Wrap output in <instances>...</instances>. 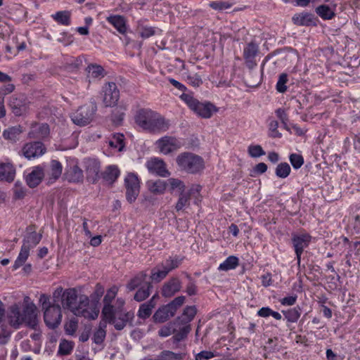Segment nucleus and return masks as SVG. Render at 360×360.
<instances>
[{"label": "nucleus", "instance_id": "obj_1", "mask_svg": "<svg viewBox=\"0 0 360 360\" xmlns=\"http://www.w3.org/2000/svg\"><path fill=\"white\" fill-rule=\"evenodd\" d=\"M61 304L64 309L70 310L77 316L94 320L98 316V309L89 307V297L84 295L78 296L74 288L64 290Z\"/></svg>", "mask_w": 360, "mask_h": 360}, {"label": "nucleus", "instance_id": "obj_2", "mask_svg": "<svg viewBox=\"0 0 360 360\" xmlns=\"http://www.w3.org/2000/svg\"><path fill=\"white\" fill-rule=\"evenodd\" d=\"M7 318L10 325L15 328L24 323L32 328L37 325L36 307L33 303L26 304L23 307L22 313L18 304L11 306Z\"/></svg>", "mask_w": 360, "mask_h": 360}, {"label": "nucleus", "instance_id": "obj_3", "mask_svg": "<svg viewBox=\"0 0 360 360\" xmlns=\"http://www.w3.org/2000/svg\"><path fill=\"white\" fill-rule=\"evenodd\" d=\"M39 302L44 311V319L46 326L52 329L58 326L61 322V307L58 304L51 303L50 297L46 294H41Z\"/></svg>", "mask_w": 360, "mask_h": 360}, {"label": "nucleus", "instance_id": "obj_4", "mask_svg": "<svg viewBox=\"0 0 360 360\" xmlns=\"http://www.w3.org/2000/svg\"><path fill=\"white\" fill-rule=\"evenodd\" d=\"M179 169L188 174H198L205 169V162L202 157L191 152H184L176 158Z\"/></svg>", "mask_w": 360, "mask_h": 360}, {"label": "nucleus", "instance_id": "obj_5", "mask_svg": "<svg viewBox=\"0 0 360 360\" xmlns=\"http://www.w3.org/2000/svg\"><path fill=\"white\" fill-rule=\"evenodd\" d=\"M187 105L194 111L197 115L203 118H210L212 117L213 112L217 111L215 106L211 103H202L199 102L191 94H183L180 96Z\"/></svg>", "mask_w": 360, "mask_h": 360}, {"label": "nucleus", "instance_id": "obj_6", "mask_svg": "<svg viewBox=\"0 0 360 360\" xmlns=\"http://www.w3.org/2000/svg\"><path fill=\"white\" fill-rule=\"evenodd\" d=\"M96 110L97 107L94 103L84 105L72 115V120L77 125L85 126L92 121Z\"/></svg>", "mask_w": 360, "mask_h": 360}, {"label": "nucleus", "instance_id": "obj_7", "mask_svg": "<svg viewBox=\"0 0 360 360\" xmlns=\"http://www.w3.org/2000/svg\"><path fill=\"white\" fill-rule=\"evenodd\" d=\"M126 198L130 203L134 202L140 191L139 179L134 173H129L124 179Z\"/></svg>", "mask_w": 360, "mask_h": 360}, {"label": "nucleus", "instance_id": "obj_8", "mask_svg": "<svg viewBox=\"0 0 360 360\" xmlns=\"http://www.w3.org/2000/svg\"><path fill=\"white\" fill-rule=\"evenodd\" d=\"M46 151V148L43 143L33 141L25 143L19 152V155L24 156L27 160H31L43 155Z\"/></svg>", "mask_w": 360, "mask_h": 360}, {"label": "nucleus", "instance_id": "obj_9", "mask_svg": "<svg viewBox=\"0 0 360 360\" xmlns=\"http://www.w3.org/2000/svg\"><path fill=\"white\" fill-rule=\"evenodd\" d=\"M103 102L105 107L115 106L120 98V91L115 82L105 84L102 89Z\"/></svg>", "mask_w": 360, "mask_h": 360}, {"label": "nucleus", "instance_id": "obj_10", "mask_svg": "<svg viewBox=\"0 0 360 360\" xmlns=\"http://www.w3.org/2000/svg\"><path fill=\"white\" fill-rule=\"evenodd\" d=\"M311 240V236L307 233L293 234L292 236V243L297 259V263L300 264L301 255L304 249L307 248Z\"/></svg>", "mask_w": 360, "mask_h": 360}, {"label": "nucleus", "instance_id": "obj_11", "mask_svg": "<svg viewBox=\"0 0 360 360\" xmlns=\"http://www.w3.org/2000/svg\"><path fill=\"white\" fill-rule=\"evenodd\" d=\"M84 167L87 181L95 184L100 176V162L96 159L87 158L84 160Z\"/></svg>", "mask_w": 360, "mask_h": 360}, {"label": "nucleus", "instance_id": "obj_12", "mask_svg": "<svg viewBox=\"0 0 360 360\" xmlns=\"http://www.w3.org/2000/svg\"><path fill=\"white\" fill-rule=\"evenodd\" d=\"M160 151L167 155L181 148V142L176 138L172 136H164L156 142Z\"/></svg>", "mask_w": 360, "mask_h": 360}, {"label": "nucleus", "instance_id": "obj_13", "mask_svg": "<svg viewBox=\"0 0 360 360\" xmlns=\"http://www.w3.org/2000/svg\"><path fill=\"white\" fill-rule=\"evenodd\" d=\"M134 315L131 311L122 313V311H116L114 317L109 322L112 324L117 330H122L128 323L132 326V321Z\"/></svg>", "mask_w": 360, "mask_h": 360}, {"label": "nucleus", "instance_id": "obj_14", "mask_svg": "<svg viewBox=\"0 0 360 360\" xmlns=\"http://www.w3.org/2000/svg\"><path fill=\"white\" fill-rule=\"evenodd\" d=\"M64 177L71 183H82L84 179L83 170L77 163L70 162L65 168Z\"/></svg>", "mask_w": 360, "mask_h": 360}, {"label": "nucleus", "instance_id": "obj_15", "mask_svg": "<svg viewBox=\"0 0 360 360\" xmlns=\"http://www.w3.org/2000/svg\"><path fill=\"white\" fill-rule=\"evenodd\" d=\"M146 167L149 172L162 177H167L170 175V172L166 168L165 162L158 158L149 160L146 163Z\"/></svg>", "mask_w": 360, "mask_h": 360}, {"label": "nucleus", "instance_id": "obj_16", "mask_svg": "<svg viewBox=\"0 0 360 360\" xmlns=\"http://www.w3.org/2000/svg\"><path fill=\"white\" fill-rule=\"evenodd\" d=\"M259 52L258 46L254 42H250L243 49V58L245 59V65L249 69H253L257 63L255 57Z\"/></svg>", "mask_w": 360, "mask_h": 360}, {"label": "nucleus", "instance_id": "obj_17", "mask_svg": "<svg viewBox=\"0 0 360 360\" xmlns=\"http://www.w3.org/2000/svg\"><path fill=\"white\" fill-rule=\"evenodd\" d=\"M49 126L46 123L34 122L31 124L28 137L33 139H42L49 136Z\"/></svg>", "mask_w": 360, "mask_h": 360}, {"label": "nucleus", "instance_id": "obj_18", "mask_svg": "<svg viewBox=\"0 0 360 360\" xmlns=\"http://www.w3.org/2000/svg\"><path fill=\"white\" fill-rule=\"evenodd\" d=\"M155 112L149 109H141L139 110L136 116V123L141 127L143 130L148 129V127L151 123V120L154 117Z\"/></svg>", "mask_w": 360, "mask_h": 360}, {"label": "nucleus", "instance_id": "obj_19", "mask_svg": "<svg viewBox=\"0 0 360 360\" xmlns=\"http://www.w3.org/2000/svg\"><path fill=\"white\" fill-rule=\"evenodd\" d=\"M181 283L177 277H172L164 283L162 288V295L165 297H170L175 293L180 291Z\"/></svg>", "mask_w": 360, "mask_h": 360}, {"label": "nucleus", "instance_id": "obj_20", "mask_svg": "<svg viewBox=\"0 0 360 360\" xmlns=\"http://www.w3.org/2000/svg\"><path fill=\"white\" fill-rule=\"evenodd\" d=\"M149 125L147 131L150 132H160L167 131L170 124L168 120H165L160 114L155 112Z\"/></svg>", "mask_w": 360, "mask_h": 360}, {"label": "nucleus", "instance_id": "obj_21", "mask_svg": "<svg viewBox=\"0 0 360 360\" xmlns=\"http://www.w3.org/2000/svg\"><path fill=\"white\" fill-rule=\"evenodd\" d=\"M41 234L37 233L34 226H30L27 228V233L23 238L22 245L28 247L29 249L34 248L41 239Z\"/></svg>", "mask_w": 360, "mask_h": 360}, {"label": "nucleus", "instance_id": "obj_22", "mask_svg": "<svg viewBox=\"0 0 360 360\" xmlns=\"http://www.w3.org/2000/svg\"><path fill=\"white\" fill-rule=\"evenodd\" d=\"M174 314V309L167 304L159 308L153 314V319L155 323H164Z\"/></svg>", "mask_w": 360, "mask_h": 360}, {"label": "nucleus", "instance_id": "obj_23", "mask_svg": "<svg viewBox=\"0 0 360 360\" xmlns=\"http://www.w3.org/2000/svg\"><path fill=\"white\" fill-rule=\"evenodd\" d=\"M9 106L15 115L20 116L28 109V103L22 98L11 97Z\"/></svg>", "mask_w": 360, "mask_h": 360}, {"label": "nucleus", "instance_id": "obj_24", "mask_svg": "<svg viewBox=\"0 0 360 360\" xmlns=\"http://www.w3.org/2000/svg\"><path fill=\"white\" fill-rule=\"evenodd\" d=\"M44 176V172L43 169L37 166L27 176L26 182L30 188H35L41 183Z\"/></svg>", "mask_w": 360, "mask_h": 360}, {"label": "nucleus", "instance_id": "obj_25", "mask_svg": "<svg viewBox=\"0 0 360 360\" xmlns=\"http://www.w3.org/2000/svg\"><path fill=\"white\" fill-rule=\"evenodd\" d=\"M15 175V169L12 164L0 162V181L11 182Z\"/></svg>", "mask_w": 360, "mask_h": 360}, {"label": "nucleus", "instance_id": "obj_26", "mask_svg": "<svg viewBox=\"0 0 360 360\" xmlns=\"http://www.w3.org/2000/svg\"><path fill=\"white\" fill-rule=\"evenodd\" d=\"M167 186V181L160 179L148 180L146 182L148 190L153 195L163 194L166 190Z\"/></svg>", "mask_w": 360, "mask_h": 360}, {"label": "nucleus", "instance_id": "obj_27", "mask_svg": "<svg viewBox=\"0 0 360 360\" xmlns=\"http://www.w3.org/2000/svg\"><path fill=\"white\" fill-rule=\"evenodd\" d=\"M86 71L89 83H91V79H100L105 75V72L103 67L96 64L89 65L86 68Z\"/></svg>", "mask_w": 360, "mask_h": 360}, {"label": "nucleus", "instance_id": "obj_28", "mask_svg": "<svg viewBox=\"0 0 360 360\" xmlns=\"http://www.w3.org/2000/svg\"><path fill=\"white\" fill-rule=\"evenodd\" d=\"M107 21L111 24L120 34H124L127 32V24L125 18L120 15H112L106 18Z\"/></svg>", "mask_w": 360, "mask_h": 360}, {"label": "nucleus", "instance_id": "obj_29", "mask_svg": "<svg viewBox=\"0 0 360 360\" xmlns=\"http://www.w3.org/2000/svg\"><path fill=\"white\" fill-rule=\"evenodd\" d=\"M197 313V309L195 306L186 307L181 316H179L176 321L178 326L181 325H190L189 323L193 319Z\"/></svg>", "mask_w": 360, "mask_h": 360}, {"label": "nucleus", "instance_id": "obj_30", "mask_svg": "<svg viewBox=\"0 0 360 360\" xmlns=\"http://www.w3.org/2000/svg\"><path fill=\"white\" fill-rule=\"evenodd\" d=\"M147 274L144 271L139 272L127 284V288L129 291H133L137 288L144 285L147 278Z\"/></svg>", "mask_w": 360, "mask_h": 360}, {"label": "nucleus", "instance_id": "obj_31", "mask_svg": "<svg viewBox=\"0 0 360 360\" xmlns=\"http://www.w3.org/2000/svg\"><path fill=\"white\" fill-rule=\"evenodd\" d=\"M62 171L63 166L61 163L56 160H51L50 164V168L48 172L49 180L56 181V179H58L60 176Z\"/></svg>", "mask_w": 360, "mask_h": 360}, {"label": "nucleus", "instance_id": "obj_32", "mask_svg": "<svg viewBox=\"0 0 360 360\" xmlns=\"http://www.w3.org/2000/svg\"><path fill=\"white\" fill-rule=\"evenodd\" d=\"M155 306V302H153V300H150L147 302L141 304L137 316L142 319L148 318L151 315L152 310Z\"/></svg>", "mask_w": 360, "mask_h": 360}, {"label": "nucleus", "instance_id": "obj_33", "mask_svg": "<svg viewBox=\"0 0 360 360\" xmlns=\"http://www.w3.org/2000/svg\"><path fill=\"white\" fill-rule=\"evenodd\" d=\"M193 191V188H191L188 193L179 194L178 201L175 206V209L177 212L181 211L190 205V199Z\"/></svg>", "mask_w": 360, "mask_h": 360}, {"label": "nucleus", "instance_id": "obj_34", "mask_svg": "<svg viewBox=\"0 0 360 360\" xmlns=\"http://www.w3.org/2000/svg\"><path fill=\"white\" fill-rule=\"evenodd\" d=\"M153 285L150 282H146L145 285L139 288L134 296L136 302H142L148 298L150 294Z\"/></svg>", "mask_w": 360, "mask_h": 360}, {"label": "nucleus", "instance_id": "obj_35", "mask_svg": "<svg viewBox=\"0 0 360 360\" xmlns=\"http://www.w3.org/2000/svg\"><path fill=\"white\" fill-rule=\"evenodd\" d=\"M182 259L178 256L169 257L165 261L160 263L161 266L167 271L168 274L171 271L177 268L181 263Z\"/></svg>", "mask_w": 360, "mask_h": 360}, {"label": "nucleus", "instance_id": "obj_36", "mask_svg": "<svg viewBox=\"0 0 360 360\" xmlns=\"http://www.w3.org/2000/svg\"><path fill=\"white\" fill-rule=\"evenodd\" d=\"M30 250V249H29L28 247H26L25 245H22L18 257H17L13 266V270H16L19 267L22 266V264L26 262L29 257Z\"/></svg>", "mask_w": 360, "mask_h": 360}, {"label": "nucleus", "instance_id": "obj_37", "mask_svg": "<svg viewBox=\"0 0 360 360\" xmlns=\"http://www.w3.org/2000/svg\"><path fill=\"white\" fill-rule=\"evenodd\" d=\"M105 328L106 322L101 321L98 325V328L94 333L93 340L94 343L101 345L104 341L106 335Z\"/></svg>", "mask_w": 360, "mask_h": 360}, {"label": "nucleus", "instance_id": "obj_38", "mask_svg": "<svg viewBox=\"0 0 360 360\" xmlns=\"http://www.w3.org/2000/svg\"><path fill=\"white\" fill-rule=\"evenodd\" d=\"M119 175L120 170L118 169L117 167L111 165L106 168L103 173V177L106 181L112 184L117 179Z\"/></svg>", "mask_w": 360, "mask_h": 360}, {"label": "nucleus", "instance_id": "obj_39", "mask_svg": "<svg viewBox=\"0 0 360 360\" xmlns=\"http://www.w3.org/2000/svg\"><path fill=\"white\" fill-rule=\"evenodd\" d=\"M239 264L238 258L236 256H229L221 263L218 269L220 271H229L236 269Z\"/></svg>", "mask_w": 360, "mask_h": 360}, {"label": "nucleus", "instance_id": "obj_40", "mask_svg": "<svg viewBox=\"0 0 360 360\" xmlns=\"http://www.w3.org/2000/svg\"><path fill=\"white\" fill-rule=\"evenodd\" d=\"M282 312L288 322L295 323L301 316L302 309L300 307L297 306L286 311H283Z\"/></svg>", "mask_w": 360, "mask_h": 360}, {"label": "nucleus", "instance_id": "obj_41", "mask_svg": "<svg viewBox=\"0 0 360 360\" xmlns=\"http://www.w3.org/2000/svg\"><path fill=\"white\" fill-rule=\"evenodd\" d=\"M167 184L169 186V191L171 192L176 191L179 194L185 193L186 186L181 180L170 178L167 180Z\"/></svg>", "mask_w": 360, "mask_h": 360}, {"label": "nucleus", "instance_id": "obj_42", "mask_svg": "<svg viewBox=\"0 0 360 360\" xmlns=\"http://www.w3.org/2000/svg\"><path fill=\"white\" fill-rule=\"evenodd\" d=\"M70 16L71 13L69 11H58L52 15L57 22L63 25H69L70 24Z\"/></svg>", "mask_w": 360, "mask_h": 360}, {"label": "nucleus", "instance_id": "obj_43", "mask_svg": "<svg viewBox=\"0 0 360 360\" xmlns=\"http://www.w3.org/2000/svg\"><path fill=\"white\" fill-rule=\"evenodd\" d=\"M167 276V271L161 266V264H158L151 270L150 278L152 281L157 283L160 282Z\"/></svg>", "mask_w": 360, "mask_h": 360}, {"label": "nucleus", "instance_id": "obj_44", "mask_svg": "<svg viewBox=\"0 0 360 360\" xmlns=\"http://www.w3.org/2000/svg\"><path fill=\"white\" fill-rule=\"evenodd\" d=\"M22 131L20 125L15 126L6 129L3 133V136L6 139L15 141Z\"/></svg>", "mask_w": 360, "mask_h": 360}, {"label": "nucleus", "instance_id": "obj_45", "mask_svg": "<svg viewBox=\"0 0 360 360\" xmlns=\"http://www.w3.org/2000/svg\"><path fill=\"white\" fill-rule=\"evenodd\" d=\"M74 348V342L67 340H62L59 344L58 354L59 355H68Z\"/></svg>", "mask_w": 360, "mask_h": 360}, {"label": "nucleus", "instance_id": "obj_46", "mask_svg": "<svg viewBox=\"0 0 360 360\" xmlns=\"http://www.w3.org/2000/svg\"><path fill=\"white\" fill-rule=\"evenodd\" d=\"M175 326H178V323L175 320L174 322H169L167 324L163 326L159 330H158V335L160 337H168L171 334L174 333L176 331Z\"/></svg>", "mask_w": 360, "mask_h": 360}, {"label": "nucleus", "instance_id": "obj_47", "mask_svg": "<svg viewBox=\"0 0 360 360\" xmlns=\"http://www.w3.org/2000/svg\"><path fill=\"white\" fill-rule=\"evenodd\" d=\"M109 146L117 148L119 151L122 150L124 147V136L122 134H114L109 140Z\"/></svg>", "mask_w": 360, "mask_h": 360}, {"label": "nucleus", "instance_id": "obj_48", "mask_svg": "<svg viewBox=\"0 0 360 360\" xmlns=\"http://www.w3.org/2000/svg\"><path fill=\"white\" fill-rule=\"evenodd\" d=\"M317 14L324 20L333 18L335 15L334 12L327 5H321L316 8Z\"/></svg>", "mask_w": 360, "mask_h": 360}, {"label": "nucleus", "instance_id": "obj_49", "mask_svg": "<svg viewBox=\"0 0 360 360\" xmlns=\"http://www.w3.org/2000/svg\"><path fill=\"white\" fill-rule=\"evenodd\" d=\"M185 355L184 353H174L169 350H164L160 354L159 357L161 358V360H182Z\"/></svg>", "mask_w": 360, "mask_h": 360}, {"label": "nucleus", "instance_id": "obj_50", "mask_svg": "<svg viewBox=\"0 0 360 360\" xmlns=\"http://www.w3.org/2000/svg\"><path fill=\"white\" fill-rule=\"evenodd\" d=\"M182 327H179V330L178 331H175L174 335L173 336V339L174 342H180L185 339L189 332L191 331V326L190 325H181Z\"/></svg>", "mask_w": 360, "mask_h": 360}, {"label": "nucleus", "instance_id": "obj_51", "mask_svg": "<svg viewBox=\"0 0 360 360\" xmlns=\"http://www.w3.org/2000/svg\"><path fill=\"white\" fill-rule=\"evenodd\" d=\"M4 308L3 303L0 301V338H8L10 335V332L8 330L7 326L4 324L3 319L4 316Z\"/></svg>", "mask_w": 360, "mask_h": 360}, {"label": "nucleus", "instance_id": "obj_52", "mask_svg": "<svg viewBox=\"0 0 360 360\" xmlns=\"http://www.w3.org/2000/svg\"><path fill=\"white\" fill-rule=\"evenodd\" d=\"M290 167L286 162L278 164L276 168V174L280 178H286L290 173Z\"/></svg>", "mask_w": 360, "mask_h": 360}, {"label": "nucleus", "instance_id": "obj_53", "mask_svg": "<svg viewBox=\"0 0 360 360\" xmlns=\"http://www.w3.org/2000/svg\"><path fill=\"white\" fill-rule=\"evenodd\" d=\"M186 77L188 83L193 86H199L202 84L201 76L195 72L188 71Z\"/></svg>", "mask_w": 360, "mask_h": 360}, {"label": "nucleus", "instance_id": "obj_54", "mask_svg": "<svg viewBox=\"0 0 360 360\" xmlns=\"http://www.w3.org/2000/svg\"><path fill=\"white\" fill-rule=\"evenodd\" d=\"M248 154L252 158H259L266 154L259 145H250L248 147Z\"/></svg>", "mask_w": 360, "mask_h": 360}, {"label": "nucleus", "instance_id": "obj_55", "mask_svg": "<svg viewBox=\"0 0 360 360\" xmlns=\"http://www.w3.org/2000/svg\"><path fill=\"white\" fill-rule=\"evenodd\" d=\"M116 311H117L114 310V307L111 304H104V307L102 310V315L105 320L110 322L114 317Z\"/></svg>", "mask_w": 360, "mask_h": 360}, {"label": "nucleus", "instance_id": "obj_56", "mask_svg": "<svg viewBox=\"0 0 360 360\" xmlns=\"http://www.w3.org/2000/svg\"><path fill=\"white\" fill-rule=\"evenodd\" d=\"M290 162L293 168L297 169L304 164V158L300 154L292 153L290 155Z\"/></svg>", "mask_w": 360, "mask_h": 360}, {"label": "nucleus", "instance_id": "obj_57", "mask_svg": "<svg viewBox=\"0 0 360 360\" xmlns=\"http://www.w3.org/2000/svg\"><path fill=\"white\" fill-rule=\"evenodd\" d=\"M138 30L140 36L144 39L149 38L155 34V29L153 27L139 26Z\"/></svg>", "mask_w": 360, "mask_h": 360}, {"label": "nucleus", "instance_id": "obj_58", "mask_svg": "<svg viewBox=\"0 0 360 360\" xmlns=\"http://www.w3.org/2000/svg\"><path fill=\"white\" fill-rule=\"evenodd\" d=\"M124 117V112L122 107H117L113 110L112 121L115 124H120Z\"/></svg>", "mask_w": 360, "mask_h": 360}, {"label": "nucleus", "instance_id": "obj_59", "mask_svg": "<svg viewBox=\"0 0 360 360\" xmlns=\"http://www.w3.org/2000/svg\"><path fill=\"white\" fill-rule=\"evenodd\" d=\"M288 82V75L285 73L280 75L278 80L276 84V90L280 93H284L287 90L285 84Z\"/></svg>", "mask_w": 360, "mask_h": 360}, {"label": "nucleus", "instance_id": "obj_60", "mask_svg": "<svg viewBox=\"0 0 360 360\" xmlns=\"http://www.w3.org/2000/svg\"><path fill=\"white\" fill-rule=\"evenodd\" d=\"M188 279V283L186 288V292L189 296L195 295L197 294L198 288L195 281L191 277L190 275L186 274Z\"/></svg>", "mask_w": 360, "mask_h": 360}, {"label": "nucleus", "instance_id": "obj_61", "mask_svg": "<svg viewBox=\"0 0 360 360\" xmlns=\"http://www.w3.org/2000/svg\"><path fill=\"white\" fill-rule=\"evenodd\" d=\"M210 6L214 9L218 11H222L224 9L229 8L232 4L227 2V1H214L210 3Z\"/></svg>", "mask_w": 360, "mask_h": 360}, {"label": "nucleus", "instance_id": "obj_62", "mask_svg": "<svg viewBox=\"0 0 360 360\" xmlns=\"http://www.w3.org/2000/svg\"><path fill=\"white\" fill-rule=\"evenodd\" d=\"M78 321L75 319L70 320L65 325V330L67 334L73 335L77 329Z\"/></svg>", "mask_w": 360, "mask_h": 360}, {"label": "nucleus", "instance_id": "obj_63", "mask_svg": "<svg viewBox=\"0 0 360 360\" xmlns=\"http://www.w3.org/2000/svg\"><path fill=\"white\" fill-rule=\"evenodd\" d=\"M117 293V288L115 286L110 288L103 298L104 304H111Z\"/></svg>", "mask_w": 360, "mask_h": 360}, {"label": "nucleus", "instance_id": "obj_64", "mask_svg": "<svg viewBox=\"0 0 360 360\" xmlns=\"http://www.w3.org/2000/svg\"><path fill=\"white\" fill-rule=\"evenodd\" d=\"M214 356L216 355L211 351H202L195 355V360H209Z\"/></svg>", "mask_w": 360, "mask_h": 360}]
</instances>
